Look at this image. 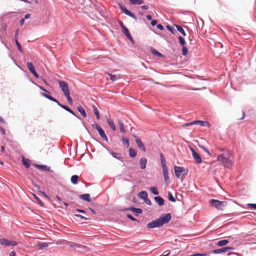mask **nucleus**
Here are the masks:
<instances>
[{"instance_id": "nucleus-20", "label": "nucleus", "mask_w": 256, "mask_h": 256, "mask_svg": "<svg viewBox=\"0 0 256 256\" xmlns=\"http://www.w3.org/2000/svg\"><path fill=\"white\" fill-rule=\"evenodd\" d=\"M34 166L36 168H37L38 169H40L46 171L50 170V168L45 165L35 164Z\"/></svg>"}, {"instance_id": "nucleus-3", "label": "nucleus", "mask_w": 256, "mask_h": 256, "mask_svg": "<svg viewBox=\"0 0 256 256\" xmlns=\"http://www.w3.org/2000/svg\"><path fill=\"white\" fill-rule=\"evenodd\" d=\"M174 170L176 176L179 179L182 178V176H186L188 173V169L178 166H174Z\"/></svg>"}, {"instance_id": "nucleus-59", "label": "nucleus", "mask_w": 256, "mask_h": 256, "mask_svg": "<svg viewBox=\"0 0 256 256\" xmlns=\"http://www.w3.org/2000/svg\"><path fill=\"white\" fill-rule=\"evenodd\" d=\"M157 23V20H152L151 22V24L153 26H155Z\"/></svg>"}, {"instance_id": "nucleus-24", "label": "nucleus", "mask_w": 256, "mask_h": 256, "mask_svg": "<svg viewBox=\"0 0 256 256\" xmlns=\"http://www.w3.org/2000/svg\"><path fill=\"white\" fill-rule=\"evenodd\" d=\"M77 110L84 118H86V112L82 106H78L77 108Z\"/></svg>"}, {"instance_id": "nucleus-63", "label": "nucleus", "mask_w": 256, "mask_h": 256, "mask_svg": "<svg viewBox=\"0 0 256 256\" xmlns=\"http://www.w3.org/2000/svg\"><path fill=\"white\" fill-rule=\"evenodd\" d=\"M203 256L204 255L201 254L197 253V254H193L191 256Z\"/></svg>"}, {"instance_id": "nucleus-14", "label": "nucleus", "mask_w": 256, "mask_h": 256, "mask_svg": "<svg viewBox=\"0 0 256 256\" xmlns=\"http://www.w3.org/2000/svg\"><path fill=\"white\" fill-rule=\"evenodd\" d=\"M122 31L124 34H125V35L132 42H134V40L132 38V36L130 35V34L128 30L126 27L124 29H122Z\"/></svg>"}, {"instance_id": "nucleus-56", "label": "nucleus", "mask_w": 256, "mask_h": 256, "mask_svg": "<svg viewBox=\"0 0 256 256\" xmlns=\"http://www.w3.org/2000/svg\"><path fill=\"white\" fill-rule=\"evenodd\" d=\"M157 28H158L160 30H164L163 26L162 24H158L157 25Z\"/></svg>"}, {"instance_id": "nucleus-39", "label": "nucleus", "mask_w": 256, "mask_h": 256, "mask_svg": "<svg viewBox=\"0 0 256 256\" xmlns=\"http://www.w3.org/2000/svg\"><path fill=\"white\" fill-rule=\"evenodd\" d=\"M168 199L169 200H170L172 202H175L176 200V198L174 197V196L170 192H168Z\"/></svg>"}, {"instance_id": "nucleus-47", "label": "nucleus", "mask_w": 256, "mask_h": 256, "mask_svg": "<svg viewBox=\"0 0 256 256\" xmlns=\"http://www.w3.org/2000/svg\"><path fill=\"white\" fill-rule=\"evenodd\" d=\"M16 46H18V50L20 52H22V46H20V42H18V40H16Z\"/></svg>"}, {"instance_id": "nucleus-60", "label": "nucleus", "mask_w": 256, "mask_h": 256, "mask_svg": "<svg viewBox=\"0 0 256 256\" xmlns=\"http://www.w3.org/2000/svg\"><path fill=\"white\" fill-rule=\"evenodd\" d=\"M119 24H120V27L122 28V29H124V28H126L124 25L123 24L122 22H119Z\"/></svg>"}, {"instance_id": "nucleus-54", "label": "nucleus", "mask_w": 256, "mask_h": 256, "mask_svg": "<svg viewBox=\"0 0 256 256\" xmlns=\"http://www.w3.org/2000/svg\"><path fill=\"white\" fill-rule=\"evenodd\" d=\"M40 192L44 196L48 199H50V198L44 192L40 190Z\"/></svg>"}, {"instance_id": "nucleus-12", "label": "nucleus", "mask_w": 256, "mask_h": 256, "mask_svg": "<svg viewBox=\"0 0 256 256\" xmlns=\"http://www.w3.org/2000/svg\"><path fill=\"white\" fill-rule=\"evenodd\" d=\"M164 180L166 184H168L170 183V180L168 175V171L167 168L162 169Z\"/></svg>"}, {"instance_id": "nucleus-53", "label": "nucleus", "mask_w": 256, "mask_h": 256, "mask_svg": "<svg viewBox=\"0 0 256 256\" xmlns=\"http://www.w3.org/2000/svg\"><path fill=\"white\" fill-rule=\"evenodd\" d=\"M200 147L206 152L207 153H208L210 155V152L204 146H200Z\"/></svg>"}, {"instance_id": "nucleus-13", "label": "nucleus", "mask_w": 256, "mask_h": 256, "mask_svg": "<svg viewBox=\"0 0 256 256\" xmlns=\"http://www.w3.org/2000/svg\"><path fill=\"white\" fill-rule=\"evenodd\" d=\"M136 142L138 146L140 149H141L144 152H146V148L140 138H136Z\"/></svg>"}, {"instance_id": "nucleus-8", "label": "nucleus", "mask_w": 256, "mask_h": 256, "mask_svg": "<svg viewBox=\"0 0 256 256\" xmlns=\"http://www.w3.org/2000/svg\"><path fill=\"white\" fill-rule=\"evenodd\" d=\"M26 65L30 72L34 75V77L38 78H39L38 75L36 71L33 64L31 62H28Z\"/></svg>"}, {"instance_id": "nucleus-42", "label": "nucleus", "mask_w": 256, "mask_h": 256, "mask_svg": "<svg viewBox=\"0 0 256 256\" xmlns=\"http://www.w3.org/2000/svg\"><path fill=\"white\" fill-rule=\"evenodd\" d=\"M110 76V78L112 81H115L118 79V76L116 75H112L110 74L107 73Z\"/></svg>"}, {"instance_id": "nucleus-48", "label": "nucleus", "mask_w": 256, "mask_h": 256, "mask_svg": "<svg viewBox=\"0 0 256 256\" xmlns=\"http://www.w3.org/2000/svg\"><path fill=\"white\" fill-rule=\"evenodd\" d=\"M92 127L94 129L98 131V130H100L101 128V127L98 124H92Z\"/></svg>"}, {"instance_id": "nucleus-35", "label": "nucleus", "mask_w": 256, "mask_h": 256, "mask_svg": "<svg viewBox=\"0 0 256 256\" xmlns=\"http://www.w3.org/2000/svg\"><path fill=\"white\" fill-rule=\"evenodd\" d=\"M149 189L151 191V192L154 194H158V189L155 186H151L149 188Z\"/></svg>"}, {"instance_id": "nucleus-58", "label": "nucleus", "mask_w": 256, "mask_h": 256, "mask_svg": "<svg viewBox=\"0 0 256 256\" xmlns=\"http://www.w3.org/2000/svg\"><path fill=\"white\" fill-rule=\"evenodd\" d=\"M141 8H142L144 10H148V9L149 6L148 5H144V6H142Z\"/></svg>"}, {"instance_id": "nucleus-45", "label": "nucleus", "mask_w": 256, "mask_h": 256, "mask_svg": "<svg viewBox=\"0 0 256 256\" xmlns=\"http://www.w3.org/2000/svg\"><path fill=\"white\" fill-rule=\"evenodd\" d=\"M182 46L183 47H182V54L184 56H186L188 54V50L186 48V46Z\"/></svg>"}, {"instance_id": "nucleus-41", "label": "nucleus", "mask_w": 256, "mask_h": 256, "mask_svg": "<svg viewBox=\"0 0 256 256\" xmlns=\"http://www.w3.org/2000/svg\"><path fill=\"white\" fill-rule=\"evenodd\" d=\"M178 38L180 44L182 46H184V44H186V42H185V40H184V38H182L181 36H178Z\"/></svg>"}, {"instance_id": "nucleus-26", "label": "nucleus", "mask_w": 256, "mask_h": 256, "mask_svg": "<svg viewBox=\"0 0 256 256\" xmlns=\"http://www.w3.org/2000/svg\"><path fill=\"white\" fill-rule=\"evenodd\" d=\"M118 123L119 126L120 132H122V133H125L126 131L124 128V126L122 122L120 120H118Z\"/></svg>"}, {"instance_id": "nucleus-52", "label": "nucleus", "mask_w": 256, "mask_h": 256, "mask_svg": "<svg viewBox=\"0 0 256 256\" xmlns=\"http://www.w3.org/2000/svg\"><path fill=\"white\" fill-rule=\"evenodd\" d=\"M127 217L128 218H129L130 220H133V221H134V220H136V218H134L132 215L130 214H128L127 215Z\"/></svg>"}, {"instance_id": "nucleus-32", "label": "nucleus", "mask_w": 256, "mask_h": 256, "mask_svg": "<svg viewBox=\"0 0 256 256\" xmlns=\"http://www.w3.org/2000/svg\"><path fill=\"white\" fill-rule=\"evenodd\" d=\"M78 176L77 175H74L71 177V182L73 184H76L78 183Z\"/></svg>"}, {"instance_id": "nucleus-4", "label": "nucleus", "mask_w": 256, "mask_h": 256, "mask_svg": "<svg viewBox=\"0 0 256 256\" xmlns=\"http://www.w3.org/2000/svg\"><path fill=\"white\" fill-rule=\"evenodd\" d=\"M226 202L212 199L210 201V206L216 208L218 210H223L224 206Z\"/></svg>"}, {"instance_id": "nucleus-28", "label": "nucleus", "mask_w": 256, "mask_h": 256, "mask_svg": "<svg viewBox=\"0 0 256 256\" xmlns=\"http://www.w3.org/2000/svg\"><path fill=\"white\" fill-rule=\"evenodd\" d=\"M228 243V240H220L218 242L217 244L218 246H222L226 245Z\"/></svg>"}, {"instance_id": "nucleus-64", "label": "nucleus", "mask_w": 256, "mask_h": 256, "mask_svg": "<svg viewBox=\"0 0 256 256\" xmlns=\"http://www.w3.org/2000/svg\"><path fill=\"white\" fill-rule=\"evenodd\" d=\"M24 22V18H22V20H20V24L21 26L23 25Z\"/></svg>"}, {"instance_id": "nucleus-17", "label": "nucleus", "mask_w": 256, "mask_h": 256, "mask_svg": "<svg viewBox=\"0 0 256 256\" xmlns=\"http://www.w3.org/2000/svg\"><path fill=\"white\" fill-rule=\"evenodd\" d=\"M154 199L159 206L164 205V200L160 196H155Z\"/></svg>"}, {"instance_id": "nucleus-61", "label": "nucleus", "mask_w": 256, "mask_h": 256, "mask_svg": "<svg viewBox=\"0 0 256 256\" xmlns=\"http://www.w3.org/2000/svg\"><path fill=\"white\" fill-rule=\"evenodd\" d=\"M9 256H16V253L15 252H11L9 254Z\"/></svg>"}, {"instance_id": "nucleus-25", "label": "nucleus", "mask_w": 256, "mask_h": 256, "mask_svg": "<svg viewBox=\"0 0 256 256\" xmlns=\"http://www.w3.org/2000/svg\"><path fill=\"white\" fill-rule=\"evenodd\" d=\"M160 162L162 166V169L167 168L166 166L165 159L162 153L160 154Z\"/></svg>"}, {"instance_id": "nucleus-5", "label": "nucleus", "mask_w": 256, "mask_h": 256, "mask_svg": "<svg viewBox=\"0 0 256 256\" xmlns=\"http://www.w3.org/2000/svg\"><path fill=\"white\" fill-rule=\"evenodd\" d=\"M0 244L6 246H16L18 244L16 241L9 240L6 238H0Z\"/></svg>"}, {"instance_id": "nucleus-49", "label": "nucleus", "mask_w": 256, "mask_h": 256, "mask_svg": "<svg viewBox=\"0 0 256 256\" xmlns=\"http://www.w3.org/2000/svg\"><path fill=\"white\" fill-rule=\"evenodd\" d=\"M74 216H76V217H78V218H80L81 219H82V220H88V218L82 216V215H80V214H74Z\"/></svg>"}, {"instance_id": "nucleus-37", "label": "nucleus", "mask_w": 256, "mask_h": 256, "mask_svg": "<svg viewBox=\"0 0 256 256\" xmlns=\"http://www.w3.org/2000/svg\"><path fill=\"white\" fill-rule=\"evenodd\" d=\"M122 140L123 144L128 148L130 146L128 140L124 138H122Z\"/></svg>"}, {"instance_id": "nucleus-23", "label": "nucleus", "mask_w": 256, "mask_h": 256, "mask_svg": "<svg viewBox=\"0 0 256 256\" xmlns=\"http://www.w3.org/2000/svg\"><path fill=\"white\" fill-rule=\"evenodd\" d=\"M107 122H108V126L111 128L114 131L116 130V128L114 126V122L110 118H108Z\"/></svg>"}, {"instance_id": "nucleus-22", "label": "nucleus", "mask_w": 256, "mask_h": 256, "mask_svg": "<svg viewBox=\"0 0 256 256\" xmlns=\"http://www.w3.org/2000/svg\"><path fill=\"white\" fill-rule=\"evenodd\" d=\"M80 198L82 200L87 201V202H90L91 199L90 198V195L89 194H82L80 196Z\"/></svg>"}, {"instance_id": "nucleus-6", "label": "nucleus", "mask_w": 256, "mask_h": 256, "mask_svg": "<svg viewBox=\"0 0 256 256\" xmlns=\"http://www.w3.org/2000/svg\"><path fill=\"white\" fill-rule=\"evenodd\" d=\"M60 86L62 89V90L64 93V96L68 95L70 94L68 85L67 83L64 81H58Z\"/></svg>"}, {"instance_id": "nucleus-34", "label": "nucleus", "mask_w": 256, "mask_h": 256, "mask_svg": "<svg viewBox=\"0 0 256 256\" xmlns=\"http://www.w3.org/2000/svg\"><path fill=\"white\" fill-rule=\"evenodd\" d=\"M48 243L47 242H42V243H38L37 244L38 247L40 249H43L47 246H48Z\"/></svg>"}, {"instance_id": "nucleus-43", "label": "nucleus", "mask_w": 256, "mask_h": 256, "mask_svg": "<svg viewBox=\"0 0 256 256\" xmlns=\"http://www.w3.org/2000/svg\"><path fill=\"white\" fill-rule=\"evenodd\" d=\"M66 97V98H67V100L68 102V103L70 104H73V101H72V98H70V94H68V95H66L65 96Z\"/></svg>"}, {"instance_id": "nucleus-16", "label": "nucleus", "mask_w": 256, "mask_h": 256, "mask_svg": "<svg viewBox=\"0 0 256 256\" xmlns=\"http://www.w3.org/2000/svg\"><path fill=\"white\" fill-rule=\"evenodd\" d=\"M194 123H195V124H198L202 126H208L209 127L210 126L209 122L206 121L195 120V121H194Z\"/></svg>"}, {"instance_id": "nucleus-18", "label": "nucleus", "mask_w": 256, "mask_h": 256, "mask_svg": "<svg viewBox=\"0 0 256 256\" xmlns=\"http://www.w3.org/2000/svg\"><path fill=\"white\" fill-rule=\"evenodd\" d=\"M99 133V134L100 136L104 140H105L106 142H108V138H107V136H106V134H105L104 133V130L102 129V128H101L100 130H98V131Z\"/></svg>"}, {"instance_id": "nucleus-44", "label": "nucleus", "mask_w": 256, "mask_h": 256, "mask_svg": "<svg viewBox=\"0 0 256 256\" xmlns=\"http://www.w3.org/2000/svg\"><path fill=\"white\" fill-rule=\"evenodd\" d=\"M111 154L115 158L118 159H120V154L118 153L114 152H112Z\"/></svg>"}, {"instance_id": "nucleus-2", "label": "nucleus", "mask_w": 256, "mask_h": 256, "mask_svg": "<svg viewBox=\"0 0 256 256\" xmlns=\"http://www.w3.org/2000/svg\"><path fill=\"white\" fill-rule=\"evenodd\" d=\"M172 219L170 214H162L158 218L153 220L146 225L148 229L154 228H160L164 224H168Z\"/></svg>"}, {"instance_id": "nucleus-7", "label": "nucleus", "mask_w": 256, "mask_h": 256, "mask_svg": "<svg viewBox=\"0 0 256 256\" xmlns=\"http://www.w3.org/2000/svg\"><path fill=\"white\" fill-rule=\"evenodd\" d=\"M190 149L192 152V156L196 163L201 164L202 162V159L200 155L192 147L190 148Z\"/></svg>"}, {"instance_id": "nucleus-46", "label": "nucleus", "mask_w": 256, "mask_h": 256, "mask_svg": "<svg viewBox=\"0 0 256 256\" xmlns=\"http://www.w3.org/2000/svg\"><path fill=\"white\" fill-rule=\"evenodd\" d=\"M34 198L38 201L39 204L42 206H43V202L40 200V199L34 194H33Z\"/></svg>"}, {"instance_id": "nucleus-29", "label": "nucleus", "mask_w": 256, "mask_h": 256, "mask_svg": "<svg viewBox=\"0 0 256 256\" xmlns=\"http://www.w3.org/2000/svg\"><path fill=\"white\" fill-rule=\"evenodd\" d=\"M130 2L132 4H140L144 2V0H130Z\"/></svg>"}, {"instance_id": "nucleus-38", "label": "nucleus", "mask_w": 256, "mask_h": 256, "mask_svg": "<svg viewBox=\"0 0 256 256\" xmlns=\"http://www.w3.org/2000/svg\"><path fill=\"white\" fill-rule=\"evenodd\" d=\"M93 108H94V113L95 115L96 116L97 119L99 120L100 119V115H99V112H98V108L94 106H93Z\"/></svg>"}, {"instance_id": "nucleus-57", "label": "nucleus", "mask_w": 256, "mask_h": 256, "mask_svg": "<svg viewBox=\"0 0 256 256\" xmlns=\"http://www.w3.org/2000/svg\"><path fill=\"white\" fill-rule=\"evenodd\" d=\"M166 28H168V30H170V32H171L172 34H174V31H173V30H172V28L170 26H166Z\"/></svg>"}, {"instance_id": "nucleus-11", "label": "nucleus", "mask_w": 256, "mask_h": 256, "mask_svg": "<svg viewBox=\"0 0 256 256\" xmlns=\"http://www.w3.org/2000/svg\"><path fill=\"white\" fill-rule=\"evenodd\" d=\"M119 6H120V8L126 14L130 16L131 18H133L135 20H136V16L134 14H132L131 12H130L128 10H127L125 6H124L121 4H119Z\"/></svg>"}, {"instance_id": "nucleus-55", "label": "nucleus", "mask_w": 256, "mask_h": 256, "mask_svg": "<svg viewBox=\"0 0 256 256\" xmlns=\"http://www.w3.org/2000/svg\"><path fill=\"white\" fill-rule=\"evenodd\" d=\"M193 124H195V123H194V121L192 122H191L186 123L184 126H192Z\"/></svg>"}, {"instance_id": "nucleus-36", "label": "nucleus", "mask_w": 256, "mask_h": 256, "mask_svg": "<svg viewBox=\"0 0 256 256\" xmlns=\"http://www.w3.org/2000/svg\"><path fill=\"white\" fill-rule=\"evenodd\" d=\"M130 210L134 212H136L138 214H142V210L140 208H132L129 209Z\"/></svg>"}, {"instance_id": "nucleus-51", "label": "nucleus", "mask_w": 256, "mask_h": 256, "mask_svg": "<svg viewBox=\"0 0 256 256\" xmlns=\"http://www.w3.org/2000/svg\"><path fill=\"white\" fill-rule=\"evenodd\" d=\"M248 206H250V208L256 209V204H248Z\"/></svg>"}, {"instance_id": "nucleus-15", "label": "nucleus", "mask_w": 256, "mask_h": 256, "mask_svg": "<svg viewBox=\"0 0 256 256\" xmlns=\"http://www.w3.org/2000/svg\"><path fill=\"white\" fill-rule=\"evenodd\" d=\"M147 163V160L145 158H142L140 159V164L142 169H144L146 168Z\"/></svg>"}, {"instance_id": "nucleus-30", "label": "nucleus", "mask_w": 256, "mask_h": 256, "mask_svg": "<svg viewBox=\"0 0 256 256\" xmlns=\"http://www.w3.org/2000/svg\"><path fill=\"white\" fill-rule=\"evenodd\" d=\"M22 164L26 168H28L30 166V161L28 159L24 158H22Z\"/></svg>"}, {"instance_id": "nucleus-9", "label": "nucleus", "mask_w": 256, "mask_h": 256, "mask_svg": "<svg viewBox=\"0 0 256 256\" xmlns=\"http://www.w3.org/2000/svg\"><path fill=\"white\" fill-rule=\"evenodd\" d=\"M234 248L230 246H226L219 249L214 250L212 251V253L214 254H218L220 253L226 252L230 250H233Z\"/></svg>"}, {"instance_id": "nucleus-1", "label": "nucleus", "mask_w": 256, "mask_h": 256, "mask_svg": "<svg viewBox=\"0 0 256 256\" xmlns=\"http://www.w3.org/2000/svg\"><path fill=\"white\" fill-rule=\"evenodd\" d=\"M217 160L219 163L228 168H230L233 165V154L229 150H226L224 153L218 156Z\"/></svg>"}, {"instance_id": "nucleus-10", "label": "nucleus", "mask_w": 256, "mask_h": 256, "mask_svg": "<svg viewBox=\"0 0 256 256\" xmlns=\"http://www.w3.org/2000/svg\"><path fill=\"white\" fill-rule=\"evenodd\" d=\"M119 6H120V8L126 14L130 16L131 18H133L135 20H136V16L134 14H132L131 12H130L128 10H127L125 6H124L121 4H119Z\"/></svg>"}, {"instance_id": "nucleus-31", "label": "nucleus", "mask_w": 256, "mask_h": 256, "mask_svg": "<svg viewBox=\"0 0 256 256\" xmlns=\"http://www.w3.org/2000/svg\"><path fill=\"white\" fill-rule=\"evenodd\" d=\"M137 152H136L133 148L129 149V154L130 156L132 158H134L136 156Z\"/></svg>"}, {"instance_id": "nucleus-62", "label": "nucleus", "mask_w": 256, "mask_h": 256, "mask_svg": "<svg viewBox=\"0 0 256 256\" xmlns=\"http://www.w3.org/2000/svg\"><path fill=\"white\" fill-rule=\"evenodd\" d=\"M0 132H1L2 134L3 135H4V134H6V131H5V130H4L3 128H0Z\"/></svg>"}, {"instance_id": "nucleus-19", "label": "nucleus", "mask_w": 256, "mask_h": 256, "mask_svg": "<svg viewBox=\"0 0 256 256\" xmlns=\"http://www.w3.org/2000/svg\"><path fill=\"white\" fill-rule=\"evenodd\" d=\"M41 94L43 96L48 98V100H50L52 101L56 102L58 104V102H59L56 98H54L52 97V96H50V95H48V94H46V93H41Z\"/></svg>"}, {"instance_id": "nucleus-33", "label": "nucleus", "mask_w": 256, "mask_h": 256, "mask_svg": "<svg viewBox=\"0 0 256 256\" xmlns=\"http://www.w3.org/2000/svg\"><path fill=\"white\" fill-rule=\"evenodd\" d=\"M174 26L176 28V29L178 32H181L184 36H186V34L184 30L181 26H178V25H174Z\"/></svg>"}, {"instance_id": "nucleus-40", "label": "nucleus", "mask_w": 256, "mask_h": 256, "mask_svg": "<svg viewBox=\"0 0 256 256\" xmlns=\"http://www.w3.org/2000/svg\"><path fill=\"white\" fill-rule=\"evenodd\" d=\"M152 52L154 54L157 56H158L162 57L163 56V55L161 53L159 52L158 51L154 49L152 50Z\"/></svg>"}, {"instance_id": "nucleus-27", "label": "nucleus", "mask_w": 256, "mask_h": 256, "mask_svg": "<svg viewBox=\"0 0 256 256\" xmlns=\"http://www.w3.org/2000/svg\"><path fill=\"white\" fill-rule=\"evenodd\" d=\"M138 196L140 198L144 200L148 197V194L146 191H142L138 194Z\"/></svg>"}, {"instance_id": "nucleus-50", "label": "nucleus", "mask_w": 256, "mask_h": 256, "mask_svg": "<svg viewBox=\"0 0 256 256\" xmlns=\"http://www.w3.org/2000/svg\"><path fill=\"white\" fill-rule=\"evenodd\" d=\"M144 201L148 205L150 206L152 204L149 198H148V197L146 198V199L144 200Z\"/></svg>"}, {"instance_id": "nucleus-21", "label": "nucleus", "mask_w": 256, "mask_h": 256, "mask_svg": "<svg viewBox=\"0 0 256 256\" xmlns=\"http://www.w3.org/2000/svg\"><path fill=\"white\" fill-rule=\"evenodd\" d=\"M58 105L62 108L64 109L65 110H67L68 112L73 114L74 116H76L74 112L67 106L62 105L60 104V102H58Z\"/></svg>"}]
</instances>
